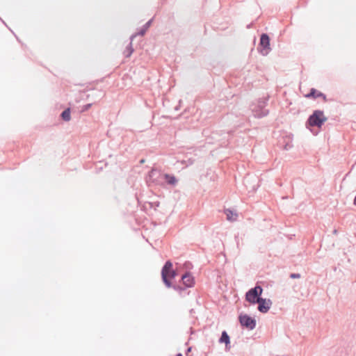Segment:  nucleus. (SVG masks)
Segmentation results:
<instances>
[{
    "instance_id": "1a4fd4ad",
    "label": "nucleus",
    "mask_w": 356,
    "mask_h": 356,
    "mask_svg": "<svg viewBox=\"0 0 356 356\" xmlns=\"http://www.w3.org/2000/svg\"><path fill=\"white\" fill-rule=\"evenodd\" d=\"M257 304H258L257 309L259 312L266 314L269 311L273 302L270 299L261 298L258 302H257Z\"/></svg>"
},
{
    "instance_id": "f03ea898",
    "label": "nucleus",
    "mask_w": 356,
    "mask_h": 356,
    "mask_svg": "<svg viewBox=\"0 0 356 356\" xmlns=\"http://www.w3.org/2000/svg\"><path fill=\"white\" fill-rule=\"evenodd\" d=\"M327 118L325 116L324 112L321 110H315L307 119V124L311 127L321 128L327 121Z\"/></svg>"
},
{
    "instance_id": "dca6fc26",
    "label": "nucleus",
    "mask_w": 356,
    "mask_h": 356,
    "mask_svg": "<svg viewBox=\"0 0 356 356\" xmlns=\"http://www.w3.org/2000/svg\"><path fill=\"white\" fill-rule=\"evenodd\" d=\"M179 163L184 165V166L183 168H186L187 167L188 165H191L193 163V160L190 157L186 160H185L184 159H181L179 158Z\"/></svg>"
},
{
    "instance_id": "aec40b11",
    "label": "nucleus",
    "mask_w": 356,
    "mask_h": 356,
    "mask_svg": "<svg viewBox=\"0 0 356 356\" xmlns=\"http://www.w3.org/2000/svg\"><path fill=\"white\" fill-rule=\"evenodd\" d=\"M337 231L336 229L334 230L333 233L337 234Z\"/></svg>"
},
{
    "instance_id": "f257e3e1",
    "label": "nucleus",
    "mask_w": 356,
    "mask_h": 356,
    "mask_svg": "<svg viewBox=\"0 0 356 356\" xmlns=\"http://www.w3.org/2000/svg\"><path fill=\"white\" fill-rule=\"evenodd\" d=\"M268 97H264L259 99L257 102L253 103L251 105V111L254 117L257 118H261L266 116L269 113L268 109H267L266 105L268 104Z\"/></svg>"
},
{
    "instance_id": "2eb2a0df",
    "label": "nucleus",
    "mask_w": 356,
    "mask_h": 356,
    "mask_svg": "<svg viewBox=\"0 0 356 356\" xmlns=\"http://www.w3.org/2000/svg\"><path fill=\"white\" fill-rule=\"evenodd\" d=\"M61 116L63 119L65 121H69L70 120V111L69 108L65 110L62 114Z\"/></svg>"
},
{
    "instance_id": "412c9836",
    "label": "nucleus",
    "mask_w": 356,
    "mask_h": 356,
    "mask_svg": "<svg viewBox=\"0 0 356 356\" xmlns=\"http://www.w3.org/2000/svg\"><path fill=\"white\" fill-rule=\"evenodd\" d=\"M191 348H188V352H190V351H191Z\"/></svg>"
},
{
    "instance_id": "9d476101",
    "label": "nucleus",
    "mask_w": 356,
    "mask_h": 356,
    "mask_svg": "<svg viewBox=\"0 0 356 356\" xmlns=\"http://www.w3.org/2000/svg\"><path fill=\"white\" fill-rule=\"evenodd\" d=\"M218 342L220 343H225L226 350L230 349V337L226 331L224 330L222 332L221 337H220Z\"/></svg>"
},
{
    "instance_id": "f3484780",
    "label": "nucleus",
    "mask_w": 356,
    "mask_h": 356,
    "mask_svg": "<svg viewBox=\"0 0 356 356\" xmlns=\"http://www.w3.org/2000/svg\"><path fill=\"white\" fill-rule=\"evenodd\" d=\"M289 277L291 279H298V278L300 277V273H291Z\"/></svg>"
},
{
    "instance_id": "20e7f679",
    "label": "nucleus",
    "mask_w": 356,
    "mask_h": 356,
    "mask_svg": "<svg viewBox=\"0 0 356 356\" xmlns=\"http://www.w3.org/2000/svg\"><path fill=\"white\" fill-rule=\"evenodd\" d=\"M195 285V277L191 273H181L179 279V293L187 288H192Z\"/></svg>"
},
{
    "instance_id": "f8f14e48",
    "label": "nucleus",
    "mask_w": 356,
    "mask_h": 356,
    "mask_svg": "<svg viewBox=\"0 0 356 356\" xmlns=\"http://www.w3.org/2000/svg\"><path fill=\"white\" fill-rule=\"evenodd\" d=\"M193 266L191 262L186 261L181 267L179 266V273H191Z\"/></svg>"
},
{
    "instance_id": "9b49d317",
    "label": "nucleus",
    "mask_w": 356,
    "mask_h": 356,
    "mask_svg": "<svg viewBox=\"0 0 356 356\" xmlns=\"http://www.w3.org/2000/svg\"><path fill=\"white\" fill-rule=\"evenodd\" d=\"M305 97L307 98H314L316 99L318 97H322L325 101L326 100V95L323 94V92L317 90L315 88H312L310 90V92L305 95Z\"/></svg>"
},
{
    "instance_id": "7ed1b4c3",
    "label": "nucleus",
    "mask_w": 356,
    "mask_h": 356,
    "mask_svg": "<svg viewBox=\"0 0 356 356\" xmlns=\"http://www.w3.org/2000/svg\"><path fill=\"white\" fill-rule=\"evenodd\" d=\"M162 279L165 284L170 287L172 286V280H175L176 273L172 269V264L170 261H167L163 266L161 272Z\"/></svg>"
},
{
    "instance_id": "4be33fe9",
    "label": "nucleus",
    "mask_w": 356,
    "mask_h": 356,
    "mask_svg": "<svg viewBox=\"0 0 356 356\" xmlns=\"http://www.w3.org/2000/svg\"><path fill=\"white\" fill-rule=\"evenodd\" d=\"M179 356H182V355L181 353H179Z\"/></svg>"
},
{
    "instance_id": "423d86ee",
    "label": "nucleus",
    "mask_w": 356,
    "mask_h": 356,
    "mask_svg": "<svg viewBox=\"0 0 356 356\" xmlns=\"http://www.w3.org/2000/svg\"><path fill=\"white\" fill-rule=\"evenodd\" d=\"M263 288L257 284L254 287L251 288L245 293V300L251 304H257V302L261 298Z\"/></svg>"
},
{
    "instance_id": "ddd939ff",
    "label": "nucleus",
    "mask_w": 356,
    "mask_h": 356,
    "mask_svg": "<svg viewBox=\"0 0 356 356\" xmlns=\"http://www.w3.org/2000/svg\"><path fill=\"white\" fill-rule=\"evenodd\" d=\"M166 178L165 179V184H168L170 185H175L176 183V178L170 175L165 174Z\"/></svg>"
},
{
    "instance_id": "4468645a",
    "label": "nucleus",
    "mask_w": 356,
    "mask_h": 356,
    "mask_svg": "<svg viewBox=\"0 0 356 356\" xmlns=\"http://www.w3.org/2000/svg\"><path fill=\"white\" fill-rule=\"evenodd\" d=\"M225 213L227 215V218L228 220H235L237 217L236 213H233V212L229 209L225 210Z\"/></svg>"
},
{
    "instance_id": "6ab92c4d",
    "label": "nucleus",
    "mask_w": 356,
    "mask_h": 356,
    "mask_svg": "<svg viewBox=\"0 0 356 356\" xmlns=\"http://www.w3.org/2000/svg\"><path fill=\"white\" fill-rule=\"evenodd\" d=\"M354 205L356 206V195L355 196L354 200H353Z\"/></svg>"
},
{
    "instance_id": "a211bd4d",
    "label": "nucleus",
    "mask_w": 356,
    "mask_h": 356,
    "mask_svg": "<svg viewBox=\"0 0 356 356\" xmlns=\"http://www.w3.org/2000/svg\"><path fill=\"white\" fill-rule=\"evenodd\" d=\"M291 147V145H289V144H286L285 146H284V149H288L289 148H290Z\"/></svg>"
},
{
    "instance_id": "0eeeda50",
    "label": "nucleus",
    "mask_w": 356,
    "mask_h": 356,
    "mask_svg": "<svg viewBox=\"0 0 356 356\" xmlns=\"http://www.w3.org/2000/svg\"><path fill=\"white\" fill-rule=\"evenodd\" d=\"M257 49L262 56H267L271 51L270 38L267 33H262L261 35Z\"/></svg>"
},
{
    "instance_id": "6e6552de",
    "label": "nucleus",
    "mask_w": 356,
    "mask_h": 356,
    "mask_svg": "<svg viewBox=\"0 0 356 356\" xmlns=\"http://www.w3.org/2000/svg\"><path fill=\"white\" fill-rule=\"evenodd\" d=\"M238 321L242 327H245L249 330H252L256 327L257 321L255 318L246 314H240L238 316Z\"/></svg>"
},
{
    "instance_id": "39448f33",
    "label": "nucleus",
    "mask_w": 356,
    "mask_h": 356,
    "mask_svg": "<svg viewBox=\"0 0 356 356\" xmlns=\"http://www.w3.org/2000/svg\"><path fill=\"white\" fill-rule=\"evenodd\" d=\"M166 178L165 174L156 170H152L148 175L147 182L151 184L156 185H165V179Z\"/></svg>"
}]
</instances>
